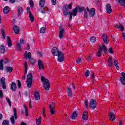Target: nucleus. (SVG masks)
Segmentation results:
<instances>
[{
	"label": "nucleus",
	"instance_id": "obj_1",
	"mask_svg": "<svg viewBox=\"0 0 125 125\" xmlns=\"http://www.w3.org/2000/svg\"><path fill=\"white\" fill-rule=\"evenodd\" d=\"M23 56L24 57V59H27V58H28V59H29V64H31V65H34V64H35L36 63V61L35 60H34V59L31 58L32 57V53H31V52H27V51H25Z\"/></svg>",
	"mask_w": 125,
	"mask_h": 125
},
{
	"label": "nucleus",
	"instance_id": "obj_2",
	"mask_svg": "<svg viewBox=\"0 0 125 125\" xmlns=\"http://www.w3.org/2000/svg\"><path fill=\"white\" fill-rule=\"evenodd\" d=\"M41 81L43 83V87L46 90H48L49 87H50V83L49 82V80H48V79H45L43 76H42Z\"/></svg>",
	"mask_w": 125,
	"mask_h": 125
},
{
	"label": "nucleus",
	"instance_id": "obj_3",
	"mask_svg": "<svg viewBox=\"0 0 125 125\" xmlns=\"http://www.w3.org/2000/svg\"><path fill=\"white\" fill-rule=\"evenodd\" d=\"M26 83L28 88L32 87V84H33V75L31 73H29L27 75Z\"/></svg>",
	"mask_w": 125,
	"mask_h": 125
},
{
	"label": "nucleus",
	"instance_id": "obj_4",
	"mask_svg": "<svg viewBox=\"0 0 125 125\" xmlns=\"http://www.w3.org/2000/svg\"><path fill=\"white\" fill-rule=\"evenodd\" d=\"M102 50L104 51V53H107V48H106V46L104 45H103V46H99L98 49V52L97 53L98 57H100L102 55Z\"/></svg>",
	"mask_w": 125,
	"mask_h": 125
},
{
	"label": "nucleus",
	"instance_id": "obj_5",
	"mask_svg": "<svg viewBox=\"0 0 125 125\" xmlns=\"http://www.w3.org/2000/svg\"><path fill=\"white\" fill-rule=\"evenodd\" d=\"M14 116H12L10 118V121L11 123L13 124L14 125L15 124V120H17L18 116H17V109H16V108H14Z\"/></svg>",
	"mask_w": 125,
	"mask_h": 125
},
{
	"label": "nucleus",
	"instance_id": "obj_6",
	"mask_svg": "<svg viewBox=\"0 0 125 125\" xmlns=\"http://www.w3.org/2000/svg\"><path fill=\"white\" fill-rule=\"evenodd\" d=\"M54 105H55V103L52 102L51 104H49V105L51 115H54L55 112V106Z\"/></svg>",
	"mask_w": 125,
	"mask_h": 125
},
{
	"label": "nucleus",
	"instance_id": "obj_7",
	"mask_svg": "<svg viewBox=\"0 0 125 125\" xmlns=\"http://www.w3.org/2000/svg\"><path fill=\"white\" fill-rule=\"evenodd\" d=\"M90 107L91 109H95L96 108V100L92 99L89 103Z\"/></svg>",
	"mask_w": 125,
	"mask_h": 125
},
{
	"label": "nucleus",
	"instance_id": "obj_8",
	"mask_svg": "<svg viewBox=\"0 0 125 125\" xmlns=\"http://www.w3.org/2000/svg\"><path fill=\"white\" fill-rule=\"evenodd\" d=\"M61 52L56 47H54L52 49V54L53 56H57Z\"/></svg>",
	"mask_w": 125,
	"mask_h": 125
},
{
	"label": "nucleus",
	"instance_id": "obj_9",
	"mask_svg": "<svg viewBox=\"0 0 125 125\" xmlns=\"http://www.w3.org/2000/svg\"><path fill=\"white\" fill-rule=\"evenodd\" d=\"M57 56L59 62H63V61H64V54H63V53L60 52Z\"/></svg>",
	"mask_w": 125,
	"mask_h": 125
},
{
	"label": "nucleus",
	"instance_id": "obj_10",
	"mask_svg": "<svg viewBox=\"0 0 125 125\" xmlns=\"http://www.w3.org/2000/svg\"><path fill=\"white\" fill-rule=\"evenodd\" d=\"M45 2V0H40L39 2L40 6L41 7V11L42 13H45V12L43 11L42 9H43V5H44V3Z\"/></svg>",
	"mask_w": 125,
	"mask_h": 125
},
{
	"label": "nucleus",
	"instance_id": "obj_11",
	"mask_svg": "<svg viewBox=\"0 0 125 125\" xmlns=\"http://www.w3.org/2000/svg\"><path fill=\"white\" fill-rule=\"evenodd\" d=\"M103 40L104 41V42L106 44H107L109 42V38H108V36L107 34H104L102 36Z\"/></svg>",
	"mask_w": 125,
	"mask_h": 125
},
{
	"label": "nucleus",
	"instance_id": "obj_12",
	"mask_svg": "<svg viewBox=\"0 0 125 125\" xmlns=\"http://www.w3.org/2000/svg\"><path fill=\"white\" fill-rule=\"evenodd\" d=\"M121 76H122V77L120 78V81L121 83H122V84H123V85H125V73L122 72L121 73Z\"/></svg>",
	"mask_w": 125,
	"mask_h": 125
},
{
	"label": "nucleus",
	"instance_id": "obj_13",
	"mask_svg": "<svg viewBox=\"0 0 125 125\" xmlns=\"http://www.w3.org/2000/svg\"><path fill=\"white\" fill-rule=\"evenodd\" d=\"M13 30L15 34L17 35H19L20 33V27H19V26L17 25H14L13 26Z\"/></svg>",
	"mask_w": 125,
	"mask_h": 125
},
{
	"label": "nucleus",
	"instance_id": "obj_14",
	"mask_svg": "<svg viewBox=\"0 0 125 125\" xmlns=\"http://www.w3.org/2000/svg\"><path fill=\"white\" fill-rule=\"evenodd\" d=\"M59 37L60 39H62L64 37V33H65V29L64 28H59Z\"/></svg>",
	"mask_w": 125,
	"mask_h": 125
},
{
	"label": "nucleus",
	"instance_id": "obj_15",
	"mask_svg": "<svg viewBox=\"0 0 125 125\" xmlns=\"http://www.w3.org/2000/svg\"><path fill=\"white\" fill-rule=\"evenodd\" d=\"M24 74H27V71H28V64H27V62H24ZM26 78V75H24V76H22V80H25Z\"/></svg>",
	"mask_w": 125,
	"mask_h": 125
},
{
	"label": "nucleus",
	"instance_id": "obj_16",
	"mask_svg": "<svg viewBox=\"0 0 125 125\" xmlns=\"http://www.w3.org/2000/svg\"><path fill=\"white\" fill-rule=\"evenodd\" d=\"M38 67L39 70H44L43 63L41 60H38Z\"/></svg>",
	"mask_w": 125,
	"mask_h": 125
},
{
	"label": "nucleus",
	"instance_id": "obj_17",
	"mask_svg": "<svg viewBox=\"0 0 125 125\" xmlns=\"http://www.w3.org/2000/svg\"><path fill=\"white\" fill-rule=\"evenodd\" d=\"M70 118L71 120H77L78 119V112L76 111H73L71 114Z\"/></svg>",
	"mask_w": 125,
	"mask_h": 125
},
{
	"label": "nucleus",
	"instance_id": "obj_18",
	"mask_svg": "<svg viewBox=\"0 0 125 125\" xmlns=\"http://www.w3.org/2000/svg\"><path fill=\"white\" fill-rule=\"evenodd\" d=\"M66 90L67 92V96L70 98H72L73 96V92L72 91V89L70 87H66Z\"/></svg>",
	"mask_w": 125,
	"mask_h": 125
},
{
	"label": "nucleus",
	"instance_id": "obj_19",
	"mask_svg": "<svg viewBox=\"0 0 125 125\" xmlns=\"http://www.w3.org/2000/svg\"><path fill=\"white\" fill-rule=\"evenodd\" d=\"M82 118L84 121H87L88 120V112L87 111H84L83 112Z\"/></svg>",
	"mask_w": 125,
	"mask_h": 125
},
{
	"label": "nucleus",
	"instance_id": "obj_20",
	"mask_svg": "<svg viewBox=\"0 0 125 125\" xmlns=\"http://www.w3.org/2000/svg\"><path fill=\"white\" fill-rule=\"evenodd\" d=\"M1 84L3 89H6V86L5 85V78L2 77L1 78Z\"/></svg>",
	"mask_w": 125,
	"mask_h": 125
},
{
	"label": "nucleus",
	"instance_id": "obj_21",
	"mask_svg": "<svg viewBox=\"0 0 125 125\" xmlns=\"http://www.w3.org/2000/svg\"><path fill=\"white\" fill-rule=\"evenodd\" d=\"M106 9L107 13H108L109 14H111L112 13V7L111 6V5L109 3H107L106 5Z\"/></svg>",
	"mask_w": 125,
	"mask_h": 125
},
{
	"label": "nucleus",
	"instance_id": "obj_22",
	"mask_svg": "<svg viewBox=\"0 0 125 125\" xmlns=\"http://www.w3.org/2000/svg\"><path fill=\"white\" fill-rule=\"evenodd\" d=\"M95 15V9L93 8L90 9L89 12V16L90 17H93Z\"/></svg>",
	"mask_w": 125,
	"mask_h": 125
},
{
	"label": "nucleus",
	"instance_id": "obj_23",
	"mask_svg": "<svg viewBox=\"0 0 125 125\" xmlns=\"http://www.w3.org/2000/svg\"><path fill=\"white\" fill-rule=\"evenodd\" d=\"M11 89L13 91H16V89H17V86L14 82H12L11 83Z\"/></svg>",
	"mask_w": 125,
	"mask_h": 125
},
{
	"label": "nucleus",
	"instance_id": "obj_24",
	"mask_svg": "<svg viewBox=\"0 0 125 125\" xmlns=\"http://www.w3.org/2000/svg\"><path fill=\"white\" fill-rule=\"evenodd\" d=\"M63 15H64V16H67V15H69L71 13L70 12V10L65 8L64 7L63 9Z\"/></svg>",
	"mask_w": 125,
	"mask_h": 125
},
{
	"label": "nucleus",
	"instance_id": "obj_25",
	"mask_svg": "<svg viewBox=\"0 0 125 125\" xmlns=\"http://www.w3.org/2000/svg\"><path fill=\"white\" fill-rule=\"evenodd\" d=\"M34 98L35 100L39 101L41 99V97L40 96V93H39V92L36 91L34 93Z\"/></svg>",
	"mask_w": 125,
	"mask_h": 125
},
{
	"label": "nucleus",
	"instance_id": "obj_26",
	"mask_svg": "<svg viewBox=\"0 0 125 125\" xmlns=\"http://www.w3.org/2000/svg\"><path fill=\"white\" fill-rule=\"evenodd\" d=\"M109 116L110 121H112V122H114V121H115V114H114L113 112H109Z\"/></svg>",
	"mask_w": 125,
	"mask_h": 125
},
{
	"label": "nucleus",
	"instance_id": "obj_27",
	"mask_svg": "<svg viewBox=\"0 0 125 125\" xmlns=\"http://www.w3.org/2000/svg\"><path fill=\"white\" fill-rule=\"evenodd\" d=\"M107 62H108V66L112 67L113 66V58L112 56H109Z\"/></svg>",
	"mask_w": 125,
	"mask_h": 125
},
{
	"label": "nucleus",
	"instance_id": "obj_28",
	"mask_svg": "<svg viewBox=\"0 0 125 125\" xmlns=\"http://www.w3.org/2000/svg\"><path fill=\"white\" fill-rule=\"evenodd\" d=\"M7 42L8 47H11L12 46L11 39H10V37H9V36H7Z\"/></svg>",
	"mask_w": 125,
	"mask_h": 125
},
{
	"label": "nucleus",
	"instance_id": "obj_29",
	"mask_svg": "<svg viewBox=\"0 0 125 125\" xmlns=\"http://www.w3.org/2000/svg\"><path fill=\"white\" fill-rule=\"evenodd\" d=\"M114 27L116 29H120V30L121 31H123L124 30V29H125V27H124V25H123L121 24H119V25H118V24L115 25Z\"/></svg>",
	"mask_w": 125,
	"mask_h": 125
},
{
	"label": "nucleus",
	"instance_id": "obj_30",
	"mask_svg": "<svg viewBox=\"0 0 125 125\" xmlns=\"http://www.w3.org/2000/svg\"><path fill=\"white\" fill-rule=\"evenodd\" d=\"M5 52V47H4V45H1L0 46V53L1 54H4V53Z\"/></svg>",
	"mask_w": 125,
	"mask_h": 125
},
{
	"label": "nucleus",
	"instance_id": "obj_31",
	"mask_svg": "<svg viewBox=\"0 0 125 125\" xmlns=\"http://www.w3.org/2000/svg\"><path fill=\"white\" fill-rule=\"evenodd\" d=\"M18 10L19 11L18 13V15L19 16H21V15H22V13H23V8L21 6H19L18 7Z\"/></svg>",
	"mask_w": 125,
	"mask_h": 125
},
{
	"label": "nucleus",
	"instance_id": "obj_32",
	"mask_svg": "<svg viewBox=\"0 0 125 125\" xmlns=\"http://www.w3.org/2000/svg\"><path fill=\"white\" fill-rule=\"evenodd\" d=\"M71 13L74 16H76L77 14H78V7H76L75 8L73 9Z\"/></svg>",
	"mask_w": 125,
	"mask_h": 125
},
{
	"label": "nucleus",
	"instance_id": "obj_33",
	"mask_svg": "<svg viewBox=\"0 0 125 125\" xmlns=\"http://www.w3.org/2000/svg\"><path fill=\"white\" fill-rule=\"evenodd\" d=\"M9 7L6 6L3 8V13L4 14H8V13H9Z\"/></svg>",
	"mask_w": 125,
	"mask_h": 125
},
{
	"label": "nucleus",
	"instance_id": "obj_34",
	"mask_svg": "<svg viewBox=\"0 0 125 125\" xmlns=\"http://www.w3.org/2000/svg\"><path fill=\"white\" fill-rule=\"evenodd\" d=\"M6 71L8 73H11L13 70V68L9 66H6L5 68Z\"/></svg>",
	"mask_w": 125,
	"mask_h": 125
},
{
	"label": "nucleus",
	"instance_id": "obj_35",
	"mask_svg": "<svg viewBox=\"0 0 125 125\" xmlns=\"http://www.w3.org/2000/svg\"><path fill=\"white\" fill-rule=\"evenodd\" d=\"M0 70L3 71V60H0Z\"/></svg>",
	"mask_w": 125,
	"mask_h": 125
},
{
	"label": "nucleus",
	"instance_id": "obj_36",
	"mask_svg": "<svg viewBox=\"0 0 125 125\" xmlns=\"http://www.w3.org/2000/svg\"><path fill=\"white\" fill-rule=\"evenodd\" d=\"M73 5V4L72 3H70L68 6L67 5H65L64 6V8H66V9H72V6Z\"/></svg>",
	"mask_w": 125,
	"mask_h": 125
},
{
	"label": "nucleus",
	"instance_id": "obj_37",
	"mask_svg": "<svg viewBox=\"0 0 125 125\" xmlns=\"http://www.w3.org/2000/svg\"><path fill=\"white\" fill-rule=\"evenodd\" d=\"M114 65L115 67H116V69L118 70H120V67H119V65L118 64H119V62H118V61H117L116 59H114Z\"/></svg>",
	"mask_w": 125,
	"mask_h": 125
},
{
	"label": "nucleus",
	"instance_id": "obj_38",
	"mask_svg": "<svg viewBox=\"0 0 125 125\" xmlns=\"http://www.w3.org/2000/svg\"><path fill=\"white\" fill-rule=\"evenodd\" d=\"M29 18L31 22H34L35 21V18H34V16H33L32 13H30L29 14Z\"/></svg>",
	"mask_w": 125,
	"mask_h": 125
},
{
	"label": "nucleus",
	"instance_id": "obj_39",
	"mask_svg": "<svg viewBox=\"0 0 125 125\" xmlns=\"http://www.w3.org/2000/svg\"><path fill=\"white\" fill-rule=\"evenodd\" d=\"M119 2L121 6H125V0H119Z\"/></svg>",
	"mask_w": 125,
	"mask_h": 125
},
{
	"label": "nucleus",
	"instance_id": "obj_40",
	"mask_svg": "<svg viewBox=\"0 0 125 125\" xmlns=\"http://www.w3.org/2000/svg\"><path fill=\"white\" fill-rule=\"evenodd\" d=\"M42 122V117H40L39 119H36V124L38 125H41V123Z\"/></svg>",
	"mask_w": 125,
	"mask_h": 125
},
{
	"label": "nucleus",
	"instance_id": "obj_41",
	"mask_svg": "<svg viewBox=\"0 0 125 125\" xmlns=\"http://www.w3.org/2000/svg\"><path fill=\"white\" fill-rule=\"evenodd\" d=\"M78 9H79V12L80 13L83 12V11H84V10H85V8H84V7H78Z\"/></svg>",
	"mask_w": 125,
	"mask_h": 125
},
{
	"label": "nucleus",
	"instance_id": "obj_42",
	"mask_svg": "<svg viewBox=\"0 0 125 125\" xmlns=\"http://www.w3.org/2000/svg\"><path fill=\"white\" fill-rule=\"evenodd\" d=\"M2 125H9V122L6 120H3L2 124Z\"/></svg>",
	"mask_w": 125,
	"mask_h": 125
},
{
	"label": "nucleus",
	"instance_id": "obj_43",
	"mask_svg": "<svg viewBox=\"0 0 125 125\" xmlns=\"http://www.w3.org/2000/svg\"><path fill=\"white\" fill-rule=\"evenodd\" d=\"M17 48L19 50V51H21V45L20 44V43H17L16 44Z\"/></svg>",
	"mask_w": 125,
	"mask_h": 125
},
{
	"label": "nucleus",
	"instance_id": "obj_44",
	"mask_svg": "<svg viewBox=\"0 0 125 125\" xmlns=\"http://www.w3.org/2000/svg\"><path fill=\"white\" fill-rule=\"evenodd\" d=\"M45 27H42L40 29V33H41V34H44V33L45 32Z\"/></svg>",
	"mask_w": 125,
	"mask_h": 125
},
{
	"label": "nucleus",
	"instance_id": "obj_45",
	"mask_svg": "<svg viewBox=\"0 0 125 125\" xmlns=\"http://www.w3.org/2000/svg\"><path fill=\"white\" fill-rule=\"evenodd\" d=\"M24 108H25V116L28 117V116H29L28 107H27V106H26V105H25V104H24Z\"/></svg>",
	"mask_w": 125,
	"mask_h": 125
},
{
	"label": "nucleus",
	"instance_id": "obj_46",
	"mask_svg": "<svg viewBox=\"0 0 125 125\" xmlns=\"http://www.w3.org/2000/svg\"><path fill=\"white\" fill-rule=\"evenodd\" d=\"M90 41L91 42H96V38L95 37H92L90 38Z\"/></svg>",
	"mask_w": 125,
	"mask_h": 125
},
{
	"label": "nucleus",
	"instance_id": "obj_47",
	"mask_svg": "<svg viewBox=\"0 0 125 125\" xmlns=\"http://www.w3.org/2000/svg\"><path fill=\"white\" fill-rule=\"evenodd\" d=\"M42 112L43 117H44V118H45V117H46V114H45V107L43 108Z\"/></svg>",
	"mask_w": 125,
	"mask_h": 125
},
{
	"label": "nucleus",
	"instance_id": "obj_48",
	"mask_svg": "<svg viewBox=\"0 0 125 125\" xmlns=\"http://www.w3.org/2000/svg\"><path fill=\"white\" fill-rule=\"evenodd\" d=\"M84 102L85 107L86 108H88V101H87V100H85L84 101Z\"/></svg>",
	"mask_w": 125,
	"mask_h": 125
},
{
	"label": "nucleus",
	"instance_id": "obj_49",
	"mask_svg": "<svg viewBox=\"0 0 125 125\" xmlns=\"http://www.w3.org/2000/svg\"><path fill=\"white\" fill-rule=\"evenodd\" d=\"M1 33L3 39H5V32H4V30L2 29Z\"/></svg>",
	"mask_w": 125,
	"mask_h": 125
},
{
	"label": "nucleus",
	"instance_id": "obj_50",
	"mask_svg": "<svg viewBox=\"0 0 125 125\" xmlns=\"http://www.w3.org/2000/svg\"><path fill=\"white\" fill-rule=\"evenodd\" d=\"M108 52L109 53H110V54H113L114 53V51L113 50V48H112V47L108 49Z\"/></svg>",
	"mask_w": 125,
	"mask_h": 125
},
{
	"label": "nucleus",
	"instance_id": "obj_51",
	"mask_svg": "<svg viewBox=\"0 0 125 125\" xmlns=\"http://www.w3.org/2000/svg\"><path fill=\"white\" fill-rule=\"evenodd\" d=\"M42 10L45 13H43V14L46 13V12H47V11H48V8L44 6Z\"/></svg>",
	"mask_w": 125,
	"mask_h": 125
},
{
	"label": "nucleus",
	"instance_id": "obj_52",
	"mask_svg": "<svg viewBox=\"0 0 125 125\" xmlns=\"http://www.w3.org/2000/svg\"><path fill=\"white\" fill-rule=\"evenodd\" d=\"M6 99L10 107H11V101H10V99H9L8 98H6Z\"/></svg>",
	"mask_w": 125,
	"mask_h": 125
},
{
	"label": "nucleus",
	"instance_id": "obj_53",
	"mask_svg": "<svg viewBox=\"0 0 125 125\" xmlns=\"http://www.w3.org/2000/svg\"><path fill=\"white\" fill-rule=\"evenodd\" d=\"M76 62L77 63V64H81V63L82 62V59L81 58H78L76 60Z\"/></svg>",
	"mask_w": 125,
	"mask_h": 125
},
{
	"label": "nucleus",
	"instance_id": "obj_54",
	"mask_svg": "<svg viewBox=\"0 0 125 125\" xmlns=\"http://www.w3.org/2000/svg\"><path fill=\"white\" fill-rule=\"evenodd\" d=\"M18 88L21 87V82L19 80H18Z\"/></svg>",
	"mask_w": 125,
	"mask_h": 125
},
{
	"label": "nucleus",
	"instance_id": "obj_55",
	"mask_svg": "<svg viewBox=\"0 0 125 125\" xmlns=\"http://www.w3.org/2000/svg\"><path fill=\"white\" fill-rule=\"evenodd\" d=\"M89 74H90L89 70H87L85 73V77H88V76H89Z\"/></svg>",
	"mask_w": 125,
	"mask_h": 125
},
{
	"label": "nucleus",
	"instance_id": "obj_56",
	"mask_svg": "<svg viewBox=\"0 0 125 125\" xmlns=\"http://www.w3.org/2000/svg\"><path fill=\"white\" fill-rule=\"evenodd\" d=\"M0 97L2 99L3 98V93H2V91L0 90Z\"/></svg>",
	"mask_w": 125,
	"mask_h": 125
},
{
	"label": "nucleus",
	"instance_id": "obj_57",
	"mask_svg": "<svg viewBox=\"0 0 125 125\" xmlns=\"http://www.w3.org/2000/svg\"><path fill=\"white\" fill-rule=\"evenodd\" d=\"M84 16L85 17V18H87V12L86 11V10H84Z\"/></svg>",
	"mask_w": 125,
	"mask_h": 125
},
{
	"label": "nucleus",
	"instance_id": "obj_58",
	"mask_svg": "<svg viewBox=\"0 0 125 125\" xmlns=\"http://www.w3.org/2000/svg\"><path fill=\"white\" fill-rule=\"evenodd\" d=\"M29 3L30 4L31 7H33L34 6V2L33 1V0H31L29 1Z\"/></svg>",
	"mask_w": 125,
	"mask_h": 125
},
{
	"label": "nucleus",
	"instance_id": "obj_59",
	"mask_svg": "<svg viewBox=\"0 0 125 125\" xmlns=\"http://www.w3.org/2000/svg\"><path fill=\"white\" fill-rule=\"evenodd\" d=\"M26 9H27V12L29 13L30 14V13H31V8H30V7H27Z\"/></svg>",
	"mask_w": 125,
	"mask_h": 125
},
{
	"label": "nucleus",
	"instance_id": "obj_60",
	"mask_svg": "<svg viewBox=\"0 0 125 125\" xmlns=\"http://www.w3.org/2000/svg\"><path fill=\"white\" fill-rule=\"evenodd\" d=\"M56 0H51V2L53 5H55V4H56Z\"/></svg>",
	"mask_w": 125,
	"mask_h": 125
},
{
	"label": "nucleus",
	"instance_id": "obj_61",
	"mask_svg": "<svg viewBox=\"0 0 125 125\" xmlns=\"http://www.w3.org/2000/svg\"><path fill=\"white\" fill-rule=\"evenodd\" d=\"M8 61H9L8 58H5L4 61V63H5V64H6V63H8Z\"/></svg>",
	"mask_w": 125,
	"mask_h": 125
},
{
	"label": "nucleus",
	"instance_id": "obj_62",
	"mask_svg": "<svg viewBox=\"0 0 125 125\" xmlns=\"http://www.w3.org/2000/svg\"><path fill=\"white\" fill-rule=\"evenodd\" d=\"M91 59H92V57H91V56H88L87 58V60H88L89 61L91 60Z\"/></svg>",
	"mask_w": 125,
	"mask_h": 125
},
{
	"label": "nucleus",
	"instance_id": "obj_63",
	"mask_svg": "<svg viewBox=\"0 0 125 125\" xmlns=\"http://www.w3.org/2000/svg\"><path fill=\"white\" fill-rule=\"evenodd\" d=\"M37 54L38 55H39V56H40V57L42 56V52H37Z\"/></svg>",
	"mask_w": 125,
	"mask_h": 125
},
{
	"label": "nucleus",
	"instance_id": "obj_64",
	"mask_svg": "<svg viewBox=\"0 0 125 125\" xmlns=\"http://www.w3.org/2000/svg\"><path fill=\"white\" fill-rule=\"evenodd\" d=\"M20 43H21V44H24V39H21L20 40Z\"/></svg>",
	"mask_w": 125,
	"mask_h": 125
}]
</instances>
